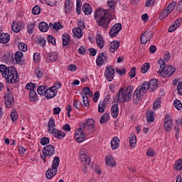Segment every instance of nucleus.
<instances>
[{"label":"nucleus","instance_id":"nucleus-1","mask_svg":"<svg viewBox=\"0 0 182 182\" xmlns=\"http://www.w3.org/2000/svg\"><path fill=\"white\" fill-rule=\"evenodd\" d=\"M95 120L93 119H88L85 122L80 123V128L75 131V137L77 143L85 141V134H90L95 133L96 128L95 127Z\"/></svg>","mask_w":182,"mask_h":182},{"label":"nucleus","instance_id":"nucleus-2","mask_svg":"<svg viewBox=\"0 0 182 182\" xmlns=\"http://www.w3.org/2000/svg\"><path fill=\"white\" fill-rule=\"evenodd\" d=\"M94 18L97 25L105 31L109 29L110 21H113V15L110 14L109 9H103L100 7L95 11Z\"/></svg>","mask_w":182,"mask_h":182},{"label":"nucleus","instance_id":"nucleus-3","mask_svg":"<svg viewBox=\"0 0 182 182\" xmlns=\"http://www.w3.org/2000/svg\"><path fill=\"white\" fill-rule=\"evenodd\" d=\"M157 68L159 69L157 70V73L162 76V77H171L174 75L176 72V68L172 65H168L166 64V62L163 59H159L156 63Z\"/></svg>","mask_w":182,"mask_h":182},{"label":"nucleus","instance_id":"nucleus-4","mask_svg":"<svg viewBox=\"0 0 182 182\" xmlns=\"http://www.w3.org/2000/svg\"><path fill=\"white\" fill-rule=\"evenodd\" d=\"M134 87L132 85H129L128 87L124 88H121L117 93V102H130L132 100V97L133 96V90Z\"/></svg>","mask_w":182,"mask_h":182},{"label":"nucleus","instance_id":"nucleus-5","mask_svg":"<svg viewBox=\"0 0 182 182\" xmlns=\"http://www.w3.org/2000/svg\"><path fill=\"white\" fill-rule=\"evenodd\" d=\"M60 163V159L58 156H55L52 163L51 168H49L46 172V177L48 180L52 179L56 174H58V167H59V164Z\"/></svg>","mask_w":182,"mask_h":182},{"label":"nucleus","instance_id":"nucleus-6","mask_svg":"<svg viewBox=\"0 0 182 182\" xmlns=\"http://www.w3.org/2000/svg\"><path fill=\"white\" fill-rule=\"evenodd\" d=\"M7 83H16L19 82V76H18V71L14 66H11L10 72H9L8 76L5 78Z\"/></svg>","mask_w":182,"mask_h":182},{"label":"nucleus","instance_id":"nucleus-7","mask_svg":"<svg viewBox=\"0 0 182 182\" xmlns=\"http://www.w3.org/2000/svg\"><path fill=\"white\" fill-rule=\"evenodd\" d=\"M43 155L48 159H53V156H55V146L50 144L46 146L43 149Z\"/></svg>","mask_w":182,"mask_h":182},{"label":"nucleus","instance_id":"nucleus-8","mask_svg":"<svg viewBox=\"0 0 182 182\" xmlns=\"http://www.w3.org/2000/svg\"><path fill=\"white\" fill-rule=\"evenodd\" d=\"M4 99L6 107H12V106H14L15 104V99L12 95V92L6 93L4 95Z\"/></svg>","mask_w":182,"mask_h":182},{"label":"nucleus","instance_id":"nucleus-9","mask_svg":"<svg viewBox=\"0 0 182 182\" xmlns=\"http://www.w3.org/2000/svg\"><path fill=\"white\" fill-rule=\"evenodd\" d=\"M120 31H122V23H115L109 30V35L111 38H114L119 35Z\"/></svg>","mask_w":182,"mask_h":182},{"label":"nucleus","instance_id":"nucleus-10","mask_svg":"<svg viewBox=\"0 0 182 182\" xmlns=\"http://www.w3.org/2000/svg\"><path fill=\"white\" fill-rule=\"evenodd\" d=\"M151 38H153V33L151 31H145L140 38L141 45H146L147 42L151 41Z\"/></svg>","mask_w":182,"mask_h":182},{"label":"nucleus","instance_id":"nucleus-11","mask_svg":"<svg viewBox=\"0 0 182 182\" xmlns=\"http://www.w3.org/2000/svg\"><path fill=\"white\" fill-rule=\"evenodd\" d=\"M164 130L166 132H171V129H173V121L171 120V117L170 115L166 114L165 120H164Z\"/></svg>","mask_w":182,"mask_h":182},{"label":"nucleus","instance_id":"nucleus-12","mask_svg":"<svg viewBox=\"0 0 182 182\" xmlns=\"http://www.w3.org/2000/svg\"><path fill=\"white\" fill-rule=\"evenodd\" d=\"M105 75L107 80H108L109 82H112V80H113V77H114V68L112 66H109L105 70Z\"/></svg>","mask_w":182,"mask_h":182},{"label":"nucleus","instance_id":"nucleus-13","mask_svg":"<svg viewBox=\"0 0 182 182\" xmlns=\"http://www.w3.org/2000/svg\"><path fill=\"white\" fill-rule=\"evenodd\" d=\"M23 21H18V22H15L13 21V23L11 25V28L12 31H14L16 33H18L22 28H23Z\"/></svg>","mask_w":182,"mask_h":182},{"label":"nucleus","instance_id":"nucleus-14","mask_svg":"<svg viewBox=\"0 0 182 182\" xmlns=\"http://www.w3.org/2000/svg\"><path fill=\"white\" fill-rule=\"evenodd\" d=\"M80 159L82 164H85V166H89V164H90V158L86 155L85 151H81L80 152Z\"/></svg>","mask_w":182,"mask_h":182},{"label":"nucleus","instance_id":"nucleus-15","mask_svg":"<svg viewBox=\"0 0 182 182\" xmlns=\"http://www.w3.org/2000/svg\"><path fill=\"white\" fill-rule=\"evenodd\" d=\"M50 134H52L53 137H55V139H62L66 136V134L58 129H55L53 130Z\"/></svg>","mask_w":182,"mask_h":182},{"label":"nucleus","instance_id":"nucleus-16","mask_svg":"<svg viewBox=\"0 0 182 182\" xmlns=\"http://www.w3.org/2000/svg\"><path fill=\"white\" fill-rule=\"evenodd\" d=\"M133 101L134 103H140L141 102V92H140V88H136V90L134 92L133 95Z\"/></svg>","mask_w":182,"mask_h":182},{"label":"nucleus","instance_id":"nucleus-17","mask_svg":"<svg viewBox=\"0 0 182 182\" xmlns=\"http://www.w3.org/2000/svg\"><path fill=\"white\" fill-rule=\"evenodd\" d=\"M55 87H50V88H47V90L46 92V97L49 99H53V97L56 96V93H58V91H55Z\"/></svg>","mask_w":182,"mask_h":182},{"label":"nucleus","instance_id":"nucleus-18","mask_svg":"<svg viewBox=\"0 0 182 182\" xmlns=\"http://www.w3.org/2000/svg\"><path fill=\"white\" fill-rule=\"evenodd\" d=\"M105 60L107 61V56L105 55V53H100L96 60V63L97 66H102L105 63Z\"/></svg>","mask_w":182,"mask_h":182},{"label":"nucleus","instance_id":"nucleus-19","mask_svg":"<svg viewBox=\"0 0 182 182\" xmlns=\"http://www.w3.org/2000/svg\"><path fill=\"white\" fill-rule=\"evenodd\" d=\"M0 72L1 73V75L5 79L6 76H8L9 72H11V67H6L5 65H0Z\"/></svg>","mask_w":182,"mask_h":182},{"label":"nucleus","instance_id":"nucleus-20","mask_svg":"<svg viewBox=\"0 0 182 182\" xmlns=\"http://www.w3.org/2000/svg\"><path fill=\"white\" fill-rule=\"evenodd\" d=\"M111 115L113 119H117V116H119V105L117 104H114L112 106Z\"/></svg>","mask_w":182,"mask_h":182},{"label":"nucleus","instance_id":"nucleus-21","mask_svg":"<svg viewBox=\"0 0 182 182\" xmlns=\"http://www.w3.org/2000/svg\"><path fill=\"white\" fill-rule=\"evenodd\" d=\"M181 22V18H179L176 20L175 22L172 23V25L168 28V32H174L178 26H180V23Z\"/></svg>","mask_w":182,"mask_h":182},{"label":"nucleus","instance_id":"nucleus-22","mask_svg":"<svg viewBox=\"0 0 182 182\" xmlns=\"http://www.w3.org/2000/svg\"><path fill=\"white\" fill-rule=\"evenodd\" d=\"M119 143L120 140L119 139V137L114 136L111 141L112 150H117V149H119Z\"/></svg>","mask_w":182,"mask_h":182},{"label":"nucleus","instance_id":"nucleus-23","mask_svg":"<svg viewBox=\"0 0 182 182\" xmlns=\"http://www.w3.org/2000/svg\"><path fill=\"white\" fill-rule=\"evenodd\" d=\"M11 39V36L6 33L0 35V43H8Z\"/></svg>","mask_w":182,"mask_h":182},{"label":"nucleus","instance_id":"nucleus-24","mask_svg":"<svg viewBox=\"0 0 182 182\" xmlns=\"http://www.w3.org/2000/svg\"><path fill=\"white\" fill-rule=\"evenodd\" d=\"M119 46H120V42L119 41H112L109 44V52H116L117 49H119Z\"/></svg>","mask_w":182,"mask_h":182},{"label":"nucleus","instance_id":"nucleus-25","mask_svg":"<svg viewBox=\"0 0 182 182\" xmlns=\"http://www.w3.org/2000/svg\"><path fill=\"white\" fill-rule=\"evenodd\" d=\"M22 58H23V53L21 51H17L15 53V60L16 63H18L19 65H23V61L22 60Z\"/></svg>","mask_w":182,"mask_h":182},{"label":"nucleus","instance_id":"nucleus-26","mask_svg":"<svg viewBox=\"0 0 182 182\" xmlns=\"http://www.w3.org/2000/svg\"><path fill=\"white\" fill-rule=\"evenodd\" d=\"M105 163L108 167H116V161L113 159L112 156H106Z\"/></svg>","mask_w":182,"mask_h":182},{"label":"nucleus","instance_id":"nucleus-27","mask_svg":"<svg viewBox=\"0 0 182 182\" xmlns=\"http://www.w3.org/2000/svg\"><path fill=\"white\" fill-rule=\"evenodd\" d=\"M46 60L48 63L50 62H56V60H58V55L55 53H49L46 56Z\"/></svg>","mask_w":182,"mask_h":182},{"label":"nucleus","instance_id":"nucleus-28","mask_svg":"<svg viewBox=\"0 0 182 182\" xmlns=\"http://www.w3.org/2000/svg\"><path fill=\"white\" fill-rule=\"evenodd\" d=\"M82 11L85 15H90L93 9H92V6L90 4L86 3L82 5Z\"/></svg>","mask_w":182,"mask_h":182},{"label":"nucleus","instance_id":"nucleus-29","mask_svg":"<svg viewBox=\"0 0 182 182\" xmlns=\"http://www.w3.org/2000/svg\"><path fill=\"white\" fill-rule=\"evenodd\" d=\"M149 85L150 87V92H154L156 89H157L159 84L157 83V80L156 79H152L150 80L149 82Z\"/></svg>","mask_w":182,"mask_h":182},{"label":"nucleus","instance_id":"nucleus-30","mask_svg":"<svg viewBox=\"0 0 182 182\" xmlns=\"http://www.w3.org/2000/svg\"><path fill=\"white\" fill-rule=\"evenodd\" d=\"M136 143H137V137L134 133H132L129 136V146L131 147H136Z\"/></svg>","mask_w":182,"mask_h":182},{"label":"nucleus","instance_id":"nucleus-31","mask_svg":"<svg viewBox=\"0 0 182 182\" xmlns=\"http://www.w3.org/2000/svg\"><path fill=\"white\" fill-rule=\"evenodd\" d=\"M97 44L100 49L103 48L105 46V40H103V36H102V34L97 35Z\"/></svg>","mask_w":182,"mask_h":182},{"label":"nucleus","instance_id":"nucleus-32","mask_svg":"<svg viewBox=\"0 0 182 182\" xmlns=\"http://www.w3.org/2000/svg\"><path fill=\"white\" fill-rule=\"evenodd\" d=\"M137 89H139L140 92L144 95V93H146L147 90H150V85H149V82H146L141 87H138Z\"/></svg>","mask_w":182,"mask_h":182},{"label":"nucleus","instance_id":"nucleus-33","mask_svg":"<svg viewBox=\"0 0 182 182\" xmlns=\"http://www.w3.org/2000/svg\"><path fill=\"white\" fill-rule=\"evenodd\" d=\"M73 33L75 38H80L83 36V32L82 31L80 28H75L73 29Z\"/></svg>","mask_w":182,"mask_h":182},{"label":"nucleus","instance_id":"nucleus-34","mask_svg":"<svg viewBox=\"0 0 182 182\" xmlns=\"http://www.w3.org/2000/svg\"><path fill=\"white\" fill-rule=\"evenodd\" d=\"M73 6L72 3H70V0H65V13L69 14L70 11H72Z\"/></svg>","mask_w":182,"mask_h":182},{"label":"nucleus","instance_id":"nucleus-35","mask_svg":"<svg viewBox=\"0 0 182 182\" xmlns=\"http://www.w3.org/2000/svg\"><path fill=\"white\" fill-rule=\"evenodd\" d=\"M63 39V46H69V43L70 42V38H69V34L64 33L62 37Z\"/></svg>","mask_w":182,"mask_h":182},{"label":"nucleus","instance_id":"nucleus-36","mask_svg":"<svg viewBox=\"0 0 182 182\" xmlns=\"http://www.w3.org/2000/svg\"><path fill=\"white\" fill-rule=\"evenodd\" d=\"M38 28L41 32H48L49 30V26L45 22H41L39 23Z\"/></svg>","mask_w":182,"mask_h":182},{"label":"nucleus","instance_id":"nucleus-37","mask_svg":"<svg viewBox=\"0 0 182 182\" xmlns=\"http://www.w3.org/2000/svg\"><path fill=\"white\" fill-rule=\"evenodd\" d=\"M109 117H110V114L107 112H105L100 119V124H103V123H107V122H109Z\"/></svg>","mask_w":182,"mask_h":182},{"label":"nucleus","instance_id":"nucleus-38","mask_svg":"<svg viewBox=\"0 0 182 182\" xmlns=\"http://www.w3.org/2000/svg\"><path fill=\"white\" fill-rule=\"evenodd\" d=\"M55 119L53 118H50L48 122V132L50 133L53 130L55 129Z\"/></svg>","mask_w":182,"mask_h":182},{"label":"nucleus","instance_id":"nucleus-39","mask_svg":"<svg viewBox=\"0 0 182 182\" xmlns=\"http://www.w3.org/2000/svg\"><path fill=\"white\" fill-rule=\"evenodd\" d=\"M47 90H48L47 86L42 85L38 87L37 92H38V94L40 95L41 96L43 95L46 96Z\"/></svg>","mask_w":182,"mask_h":182},{"label":"nucleus","instance_id":"nucleus-40","mask_svg":"<svg viewBox=\"0 0 182 182\" xmlns=\"http://www.w3.org/2000/svg\"><path fill=\"white\" fill-rule=\"evenodd\" d=\"M177 5V2L173 1L171 4L168 5L167 7H166V10L168 11L169 14H171L173 11H174V9L176 8V6Z\"/></svg>","mask_w":182,"mask_h":182},{"label":"nucleus","instance_id":"nucleus-41","mask_svg":"<svg viewBox=\"0 0 182 182\" xmlns=\"http://www.w3.org/2000/svg\"><path fill=\"white\" fill-rule=\"evenodd\" d=\"M34 73L36 76H37L38 79H41L43 77V70L39 68H35Z\"/></svg>","mask_w":182,"mask_h":182},{"label":"nucleus","instance_id":"nucleus-42","mask_svg":"<svg viewBox=\"0 0 182 182\" xmlns=\"http://www.w3.org/2000/svg\"><path fill=\"white\" fill-rule=\"evenodd\" d=\"M149 69H150V63H145L141 68V72L142 73H147V72H149Z\"/></svg>","mask_w":182,"mask_h":182},{"label":"nucleus","instance_id":"nucleus-43","mask_svg":"<svg viewBox=\"0 0 182 182\" xmlns=\"http://www.w3.org/2000/svg\"><path fill=\"white\" fill-rule=\"evenodd\" d=\"M83 94L82 95H85V96H90L92 97L93 96V92L92 90H90V88L89 87H85L82 89Z\"/></svg>","mask_w":182,"mask_h":182},{"label":"nucleus","instance_id":"nucleus-44","mask_svg":"<svg viewBox=\"0 0 182 182\" xmlns=\"http://www.w3.org/2000/svg\"><path fill=\"white\" fill-rule=\"evenodd\" d=\"M36 92L35 90H31L29 92V99L31 102H36Z\"/></svg>","mask_w":182,"mask_h":182},{"label":"nucleus","instance_id":"nucleus-45","mask_svg":"<svg viewBox=\"0 0 182 182\" xmlns=\"http://www.w3.org/2000/svg\"><path fill=\"white\" fill-rule=\"evenodd\" d=\"M174 170H181L182 168V159H178L175 162V166L173 167Z\"/></svg>","mask_w":182,"mask_h":182},{"label":"nucleus","instance_id":"nucleus-46","mask_svg":"<svg viewBox=\"0 0 182 182\" xmlns=\"http://www.w3.org/2000/svg\"><path fill=\"white\" fill-rule=\"evenodd\" d=\"M161 106V101H160V100H156L153 104V109L159 110Z\"/></svg>","mask_w":182,"mask_h":182},{"label":"nucleus","instance_id":"nucleus-47","mask_svg":"<svg viewBox=\"0 0 182 182\" xmlns=\"http://www.w3.org/2000/svg\"><path fill=\"white\" fill-rule=\"evenodd\" d=\"M173 106L177 109V110H181L182 109V104L181 102L178 100H175L173 102Z\"/></svg>","mask_w":182,"mask_h":182},{"label":"nucleus","instance_id":"nucleus-48","mask_svg":"<svg viewBox=\"0 0 182 182\" xmlns=\"http://www.w3.org/2000/svg\"><path fill=\"white\" fill-rule=\"evenodd\" d=\"M116 5V1L114 0H108L107 1V6L109 9L114 11V6Z\"/></svg>","mask_w":182,"mask_h":182},{"label":"nucleus","instance_id":"nucleus-49","mask_svg":"<svg viewBox=\"0 0 182 182\" xmlns=\"http://www.w3.org/2000/svg\"><path fill=\"white\" fill-rule=\"evenodd\" d=\"M169 12L167 11V10L165 9L162 13L159 15V19L163 20L165 19V18H167L169 15Z\"/></svg>","mask_w":182,"mask_h":182},{"label":"nucleus","instance_id":"nucleus-50","mask_svg":"<svg viewBox=\"0 0 182 182\" xmlns=\"http://www.w3.org/2000/svg\"><path fill=\"white\" fill-rule=\"evenodd\" d=\"M32 14L33 15H39L41 14V6L38 5L35 6L32 9Z\"/></svg>","mask_w":182,"mask_h":182},{"label":"nucleus","instance_id":"nucleus-51","mask_svg":"<svg viewBox=\"0 0 182 182\" xmlns=\"http://www.w3.org/2000/svg\"><path fill=\"white\" fill-rule=\"evenodd\" d=\"M19 50L22 52H26L28 50V46L23 43H20L18 46Z\"/></svg>","mask_w":182,"mask_h":182},{"label":"nucleus","instance_id":"nucleus-52","mask_svg":"<svg viewBox=\"0 0 182 182\" xmlns=\"http://www.w3.org/2000/svg\"><path fill=\"white\" fill-rule=\"evenodd\" d=\"M82 99L84 106H85V107H89V98H87V96H86V95H82Z\"/></svg>","mask_w":182,"mask_h":182},{"label":"nucleus","instance_id":"nucleus-53","mask_svg":"<svg viewBox=\"0 0 182 182\" xmlns=\"http://www.w3.org/2000/svg\"><path fill=\"white\" fill-rule=\"evenodd\" d=\"M73 106H74V107H75V109H80V107H82V102H80L78 100H75L73 101Z\"/></svg>","mask_w":182,"mask_h":182},{"label":"nucleus","instance_id":"nucleus-54","mask_svg":"<svg viewBox=\"0 0 182 182\" xmlns=\"http://www.w3.org/2000/svg\"><path fill=\"white\" fill-rule=\"evenodd\" d=\"M35 23L28 24L27 26V32L28 33H33V29H35Z\"/></svg>","mask_w":182,"mask_h":182},{"label":"nucleus","instance_id":"nucleus-55","mask_svg":"<svg viewBox=\"0 0 182 182\" xmlns=\"http://www.w3.org/2000/svg\"><path fill=\"white\" fill-rule=\"evenodd\" d=\"M106 105L102 104V102H100L98 105V112L99 113H105V110L106 109Z\"/></svg>","mask_w":182,"mask_h":182},{"label":"nucleus","instance_id":"nucleus-56","mask_svg":"<svg viewBox=\"0 0 182 182\" xmlns=\"http://www.w3.org/2000/svg\"><path fill=\"white\" fill-rule=\"evenodd\" d=\"M154 4H156V0H146L145 6L146 8H150V6H154Z\"/></svg>","mask_w":182,"mask_h":182},{"label":"nucleus","instance_id":"nucleus-57","mask_svg":"<svg viewBox=\"0 0 182 182\" xmlns=\"http://www.w3.org/2000/svg\"><path fill=\"white\" fill-rule=\"evenodd\" d=\"M38 43L41 46H43V48H45V46H46V40L42 37H40L38 39Z\"/></svg>","mask_w":182,"mask_h":182},{"label":"nucleus","instance_id":"nucleus-58","mask_svg":"<svg viewBox=\"0 0 182 182\" xmlns=\"http://www.w3.org/2000/svg\"><path fill=\"white\" fill-rule=\"evenodd\" d=\"M36 87V84L32 83V82H29L26 85V89L30 91L33 90V89H35Z\"/></svg>","mask_w":182,"mask_h":182},{"label":"nucleus","instance_id":"nucleus-59","mask_svg":"<svg viewBox=\"0 0 182 182\" xmlns=\"http://www.w3.org/2000/svg\"><path fill=\"white\" fill-rule=\"evenodd\" d=\"M147 122H154V115H153V111L146 114Z\"/></svg>","mask_w":182,"mask_h":182},{"label":"nucleus","instance_id":"nucleus-60","mask_svg":"<svg viewBox=\"0 0 182 182\" xmlns=\"http://www.w3.org/2000/svg\"><path fill=\"white\" fill-rule=\"evenodd\" d=\"M128 75L131 79H133V77L136 76V67H133L129 72Z\"/></svg>","mask_w":182,"mask_h":182},{"label":"nucleus","instance_id":"nucleus-61","mask_svg":"<svg viewBox=\"0 0 182 182\" xmlns=\"http://www.w3.org/2000/svg\"><path fill=\"white\" fill-rule=\"evenodd\" d=\"M45 2L46 5H48L49 6H55L58 0H45Z\"/></svg>","mask_w":182,"mask_h":182},{"label":"nucleus","instance_id":"nucleus-62","mask_svg":"<svg viewBox=\"0 0 182 182\" xmlns=\"http://www.w3.org/2000/svg\"><path fill=\"white\" fill-rule=\"evenodd\" d=\"M11 117L12 122H16V120H18V114L16 113V111H14L11 112Z\"/></svg>","mask_w":182,"mask_h":182},{"label":"nucleus","instance_id":"nucleus-63","mask_svg":"<svg viewBox=\"0 0 182 182\" xmlns=\"http://www.w3.org/2000/svg\"><path fill=\"white\" fill-rule=\"evenodd\" d=\"M41 144H42V146H46V144H49V138L43 137L41 140Z\"/></svg>","mask_w":182,"mask_h":182},{"label":"nucleus","instance_id":"nucleus-64","mask_svg":"<svg viewBox=\"0 0 182 182\" xmlns=\"http://www.w3.org/2000/svg\"><path fill=\"white\" fill-rule=\"evenodd\" d=\"M177 91L178 95L182 96V82H179L177 86Z\"/></svg>","mask_w":182,"mask_h":182}]
</instances>
